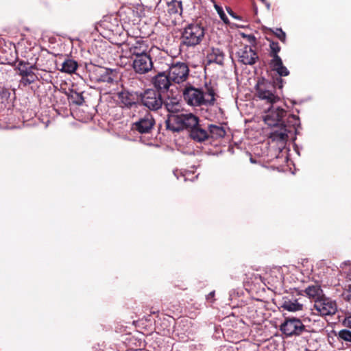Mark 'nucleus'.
<instances>
[{
  "label": "nucleus",
  "mask_w": 351,
  "mask_h": 351,
  "mask_svg": "<svg viewBox=\"0 0 351 351\" xmlns=\"http://www.w3.org/2000/svg\"><path fill=\"white\" fill-rule=\"evenodd\" d=\"M343 325L351 328V313H348L343 322Z\"/></svg>",
  "instance_id": "obj_34"
},
{
  "label": "nucleus",
  "mask_w": 351,
  "mask_h": 351,
  "mask_svg": "<svg viewBox=\"0 0 351 351\" xmlns=\"http://www.w3.org/2000/svg\"><path fill=\"white\" fill-rule=\"evenodd\" d=\"M314 308L322 316L334 315L337 311L336 302L324 295L315 301Z\"/></svg>",
  "instance_id": "obj_11"
},
{
  "label": "nucleus",
  "mask_w": 351,
  "mask_h": 351,
  "mask_svg": "<svg viewBox=\"0 0 351 351\" xmlns=\"http://www.w3.org/2000/svg\"><path fill=\"white\" fill-rule=\"evenodd\" d=\"M338 337L346 341L351 343V332L348 330L343 329L339 332Z\"/></svg>",
  "instance_id": "obj_33"
},
{
  "label": "nucleus",
  "mask_w": 351,
  "mask_h": 351,
  "mask_svg": "<svg viewBox=\"0 0 351 351\" xmlns=\"http://www.w3.org/2000/svg\"><path fill=\"white\" fill-rule=\"evenodd\" d=\"M141 104L149 110L156 111L163 105L161 93L154 89H147L139 95Z\"/></svg>",
  "instance_id": "obj_8"
},
{
  "label": "nucleus",
  "mask_w": 351,
  "mask_h": 351,
  "mask_svg": "<svg viewBox=\"0 0 351 351\" xmlns=\"http://www.w3.org/2000/svg\"><path fill=\"white\" fill-rule=\"evenodd\" d=\"M266 39L269 41V47H270V51H269V56L271 59L278 58L280 57L278 56V53L280 51V47L277 42H274V40H271L269 37L266 36Z\"/></svg>",
  "instance_id": "obj_30"
},
{
  "label": "nucleus",
  "mask_w": 351,
  "mask_h": 351,
  "mask_svg": "<svg viewBox=\"0 0 351 351\" xmlns=\"http://www.w3.org/2000/svg\"><path fill=\"white\" fill-rule=\"evenodd\" d=\"M248 40L250 42H254L256 38L254 36L250 35V36H248Z\"/></svg>",
  "instance_id": "obj_37"
},
{
  "label": "nucleus",
  "mask_w": 351,
  "mask_h": 351,
  "mask_svg": "<svg viewBox=\"0 0 351 351\" xmlns=\"http://www.w3.org/2000/svg\"><path fill=\"white\" fill-rule=\"evenodd\" d=\"M167 12L169 14H181L182 12V3L175 0L168 3Z\"/></svg>",
  "instance_id": "obj_27"
},
{
  "label": "nucleus",
  "mask_w": 351,
  "mask_h": 351,
  "mask_svg": "<svg viewBox=\"0 0 351 351\" xmlns=\"http://www.w3.org/2000/svg\"><path fill=\"white\" fill-rule=\"evenodd\" d=\"M280 330L287 337L299 336L306 330V326L300 319L288 317L281 324Z\"/></svg>",
  "instance_id": "obj_9"
},
{
  "label": "nucleus",
  "mask_w": 351,
  "mask_h": 351,
  "mask_svg": "<svg viewBox=\"0 0 351 351\" xmlns=\"http://www.w3.org/2000/svg\"><path fill=\"white\" fill-rule=\"evenodd\" d=\"M69 99L71 101V103L77 106H81L84 101L82 93H78L73 90H70V93L69 95Z\"/></svg>",
  "instance_id": "obj_29"
},
{
  "label": "nucleus",
  "mask_w": 351,
  "mask_h": 351,
  "mask_svg": "<svg viewBox=\"0 0 351 351\" xmlns=\"http://www.w3.org/2000/svg\"><path fill=\"white\" fill-rule=\"evenodd\" d=\"M107 21L106 20H104L102 21V25L106 28H108V25L106 24Z\"/></svg>",
  "instance_id": "obj_40"
},
{
  "label": "nucleus",
  "mask_w": 351,
  "mask_h": 351,
  "mask_svg": "<svg viewBox=\"0 0 351 351\" xmlns=\"http://www.w3.org/2000/svg\"><path fill=\"white\" fill-rule=\"evenodd\" d=\"M199 123L198 117L189 114H169L166 121L167 128L172 132L186 130L189 132Z\"/></svg>",
  "instance_id": "obj_3"
},
{
  "label": "nucleus",
  "mask_w": 351,
  "mask_h": 351,
  "mask_svg": "<svg viewBox=\"0 0 351 351\" xmlns=\"http://www.w3.org/2000/svg\"><path fill=\"white\" fill-rule=\"evenodd\" d=\"M189 136L197 142H204L209 138L208 132L199 123L189 132Z\"/></svg>",
  "instance_id": "obj_18"
},
{
  "label": "nucleus",
  "mask_w": 351,
  "mask_h": 351,
  "mask_svg": "<svg viewBox=\"0 0 351 351\" xmlns=\"http://www.w3.org/2000/svg\"><path fill=\"white\" fill-rule=\"evenodd\" d=\"M239 61L245 65H252L258 59L256 51L251 47L245 45L237 52Z\"/></svg>",
  "instance_id": "obj_15"
},
{
  "label": "nucleus",
  "mask_w": 351,
  "mask_h": 351,
  "mask_svg": "<svg viewBox=\"0 0 351 351\" xmlns=\"http://www.w3.org/2000/svg\"><path fill=\"white\" fill-rule=\"evenodd\" d=\"M183 97L186 104L191 106H213L217 95L210 83H206L204 89L197 88L191 84L186 86L183 90Z\"/></svg>",
  "instance_id": "obj_2"
},
{
  "label": "nucleus",
  "mask_w": 351,
  "mask_h": 351,
  "mask_svg": "<svg viewBox=\"0 0 351 351\" xmlns=\"http://www.w3.org/2000/svg\"><path fill=\"white\" fill-rule=\"evenodd\" d=\"M5 71V69L3 68V66H1L0 71Z\"/></svg>",
  "instance_id": "obj_42"
},
{
  "label": "nucleus",
  "mask_w": 351,
  "mask_h": 351,
  "mask_svg": "<svg viewBox=\"0 0 351 351\" xmlns=\"http://www.w3.org/2000/svg\"><path fill=\"white\" fill-rule=\"evenodd\" d=\"M130 51L133 56V58L149 54L147 53V45H145L143 42L140 41L136 42L135 45L131 47Z\"/></svg>",
  "instance_id": "obj_22"
},
{
  "label": "nucleus",
  "mask_w": 351,
  "mask_h": 351,
  "mask_svg": "<svg viewBox=\"0 0 351 351\" xmlns=\"http://www.w3.org/2000/svg\"><path fill=\"white\" fill-rule=\"evenodd\" d=\"M260 1L264 3L265 2H266L267 0H260Z\"/></svg>",
  "instance_id": "obj_43"
},
{
  "label": "nucleus",
  "mask_w": 351,
  "mask_h": 351,
  "mask_svg": "<svg viewBox=\"0 0 351 351\" xmlns=\"http://www.w3.org/2000/svg\"><path fill=\"white\" fill-rule=\"evenodd\" d=\"M341 296L344 300L351 302V284L345 286Z\"/></svg>",
  "instance_id": "obj_32"
},
{
  "label": "nucleus",
  "mask_w": 351,
  "mask_h": 351,
  "mask_svg": "<svg viewBox=\"0 0 351 351\" xmlns=\"http://www.w3.org/2000/svg\"><path fill=\"white\" fill-rule=\"evenodd\" d=\"M215 291H211L210 293H209L207 295H206V300L208 301H210V302H213L215 299H214V297H215Z\"/></svg>",
  "instance_id": "obj_36"
},
{
  "label": "nucleus",
  "mask_w": 351,
  "mask_h": 351,
  "mask_svg": "<svg viewBox=\"0 0 351 351\" xmlns=\"http://www.w3.org/2000/svg\"><path fill=\"white\" fill-rule=\"evenodd\" d=\"M165 108L170 114H176L181 108V104L176 97H167L164 100L163 105Z\"/></svg>",
  "instance_id": "obj_21"
},
{
  "label": "nucleus",
  "mask_w": 351,
  "mask_h": 351,
  "mask_svg": "<svg viewBox=\"0 0 351 351\" xmlns=\"http://www.w3.org/2000/svg\"><path fill=\"white\" fill-rule=\"evenodd\" d=\"M169 77L173 84H181L188 79L189 69L184 62H177L173 63L168 70Z\"/></svg>",
  "instance_id": "obj_10"
},
{
  "label": "nucleus",
  "mask_w": 351,
  "mask_h": 351,
  "mask_svg": "<svg viewBox=\"0 0 351 351\" xmlns=\"http://www.w3.org/2000/svg\"><path fill=\"white\" fill-rule=\"evenodd\" d=\"M88 76L92 82L112 84L116 81L117 73L110 69L90 64L88 67Z\"/></svg>",
  "instance_id": "obj_6"
},
{
  "label": "nucleus",
  "mask_w": 351,
  "mask_h": 351,
  "mask_svg": "<svg viewBox=\"0 0 351 351\" xmlns=\"http://www.w3.org/2000/svg\"><path fill=\"white\" fill-rule=\"evenodd\" d=\"M40 58H37V60L34 64H31L28 62L24 60H18V65L16 67V70L18 71L19 75L21 77V82L24 85H29L36 81L38 77L34 73V70L37 66H41L39 63Z\"/></svg>",
  "instance_id": "obj_7"
},
{
  "label": "nucleus",
  "mask_w": 351,
  "mask_h": 351,
  "mask_svg": "<svg viewBox=\"0 0 351 351\" xmlns=\"http://www.w3.org/2000/svg\"><path fill=\"white\" fill-rule=\"evenodd\" d=\"M304 292L309 298L314 300V302L319 300L324 295L323 290L319 285L308 286L305 289Z\"/></svg>",
  "instance_id": "obj_23"
},
{
  "label": "nucleus",
  "mask_w": 351,
  "mask_h": 351,
  "mask_svg": "<svg viewBox=\"0 0 351 351\" xmlns=\"http://www.w3.org/2000/svg\"><path fill=\"white\" fill-rule=\"evenodd\" d=\"M264 4L265 5L267 9L269 10L270 9V3L266 1V2H265Z\"/></svg>",
  "instance_id": "obj_38"
},
{
  "label": "nucleus",
  "mask_w": 351,
  "mask_h": 351,
  "mask_svg": "<svg viewBox=\"0 0 351 351\" xmlns=\"http://www.w3.org/2000/svg\"><path fill=\"white\" fill-rule=\"evenodd\" d=\"M121 106L131 108L136 106L139 99V95L136 93H130L128 90H123L118 94Z\"/></svg>",
  "instance_id": "obj_16"
},
{
  "label": "nucleus",
  "mask_w": 351,
  "mask_h": 351,
  "mask_svg": "<svg viewBox=\"0 0 351 351\" xmlns=\"http://www.w3.org/2000/svg\"><path fill=\"white\" fill-rule=\"evenodd\" d=\"M154 125L155 119L153 115L146 112L143 117L132 124V130L140 134H149L153 130Z\"/></svg>",
  "instance_id": "obj_12"
},
{
  "label": "nucleus",
  "mask_w": 351,
  "mask_h": 351,
  "mask_svg": "<svg viewBox=\"0 0 351 351\" xmlns=\"http://www.w3.org/2000/svg\"><path fill=\"white\" fill-rule=\"evenodd\" d=\"M154 66L152 59L149 54L133 58L132 67L138 74H145L150 71Z\"/></svg>",
  "instance_id": "obj_13"
},
{
  "label": "nucleus",
  "mask_w": 351,
  "mask_h": 351,
  "mask_svg": "<svg viewBox=\"0 0 351 351\" xmlns=\"http://www.w3.org/2000/svg\"><path fill=\"white\" fill-rule=\"evenodd\" d=\"M284 83V80L280 77L274 78L273 82L263 79L256 84L257 96L261 99L266 100L267 103L273 104L280 99L279 97L275 95L276 88L282 89Z\"/></svg>",
  "instance_id": "obj_4"
},
{
  "label": "nucleus",
  "mask_w": 351,
  "mask_h": 351,
  "mask_svg": "<svg viewBox=\"0 0 351 351\" xmlns=\"http://www.w3.org/2000/svg\"><path fill=\"white\" fill-rule=\"evenodd\" d=\"M263 121L269 127L274 128L269 134V139L280 143L286 142L288 133L295 130L300 124L298 116L288 114L285 109L273 106L265 112Z\"/></svg>",
  "instance_id": "obj_1"
},
{
  "label": "nucleus",
  "mask_w": 351,
  "mask_h": 351,
  "mask_svg": "<svg viewBox=\"0 0 351 351\" xmlns=\"http://www.w3.org/2000/svg\"><path fill=\"white\" fill-rule=\"evenodd\" d=\"M77 67L78 64L76 61L71 59H66L62 63L60 70L62 72L73 73L76 71Z\"/></svg>",
  "instance_id": "obj_26"
},
{
  "label": "nucleus",
  "mask_w": 351,
  "mask_h": 351,
  "mask_svg": "<svg viewBox=\"0 0 351 351\" xmlns=\"http://www.w3.org/2000/svg\"><path fill=\"white\" fill-rule=\"evenodd\" d=\"M225 54L223 51L219 48H212L211 51L207 54V59L210 63H216L223 65Z\"/></svg>",
  "instance_id": "obj_20"
},
{
  "label": "nucleus",
  "mask_w": 351,
  "mask_h": 351,
  "mask_svg": "<svg viewBox=\"0 0 351 351\" xmlns=\"http://www.w3.org/2000/svg\"><path fill=\"white\" fill-rule=\"evenodd\" d=\"M216 9L219 13V14L220 15V17L221 19L225 22V23H227L228 19L226 15V14L223 12V10L218 7V6H216Z\"/></svg>",
  "instance_id": "obj_35"
},
{
  "label": "nucleus",
  "mask_w": 351,
  "mask_h": 351,
  "mask_svg": "<svg viewBox=\"0 0 351 351\" xmlns=\"http://www.w3.org/2000/svg\"><path fill=\"white\" fill-rule=\"evenodd\" d=\"M264 4L265 5L267 9L269 10L270 9V3L266 1V2H265Z\"/></svg>",
  "instance_id": "obj_39"
},
{
  "label": "nucleus",
  "mask_w": 351,
  "mask_h": 351,
  "mask_svg": "<svg viewBox=\"0 0 351 351\" xmlns=\"http://www.w3.org/2000/svg\"><path fill=\"white\" fill-rule=\"evenodd\" d=\"M254 10L255 13L256 14L257 13V8L254 4Z\"/></svg>",
  "instance_id": "obj_41"
},
{
  "label": "nucleus",
  "mask_w": 351,
  "mask_h": 351,
  "mask_svg": "<svg viewBox=\"0 0 351 351\" xmlns=\"http://www.w3.org/2000/svg\"><path fill=\"white\" fill-rule=\"evenodd\" d=\"M11 97V90L5 86H0V103L5 104L9 103Z\"/></svg>",
  "instance_id": "obj_31"
},
{
  "label": "nucleus",
  "mask_w": 351,
  "mask_h": 351,
  "mask_svg": "<svg viewBox=\"0 0 351 351\" xmlns=\"http://www.w3.org/2000/svg\"><path fill=\"white\" fill-rule=\"evenodd\" d=\"M152 83L156 90L160 93L167 91L173 85L166 72H159L152 78Z\"/></svg>",
  "instance_id": "obj_14"
},
{
  "label": "nucleus",
  "mask_w": 351,
  "mask_h": 351,
  "mask_svg": "<svg viewBox=\"0 0 351 351\" xmlns=\"http://www.w3.org/2000/svg\"><path fill=\"white\" fill-rule=\"evenodd\" d=\"M1 59L2 60L3 64H9L11 66L15 65L18 62V56L16 49L9 48L8 49H3L1 51Z\"/></svg>",
  "instance_id": "obj_19"
},
{
  "label": "nucleus",
  "mask_w": 351,
  "mask_h": 351,
  "mask_svg": "<svg viewBox=\"0 0 351 351\" xmlns=\"http://www.w3.org/2000/svg\"><path fill=\"white\" fill-rule=\"evenodd\" d=\"M265 33L267 37L270 35H274L283 43L286 42V34L281 28H276V30L271 28H266Z\"/></svg>",
  "instance_id": "obj_28"
},
{
  "label": "nucleus",
  "mask_w": 351,
  "mask_h": 351,
  "mask_svg": "<svg viewBox=\"0 0 351 351\" xmlns=\"http://www.w3.org/2000/svg\"><path fill=\"white\" fill-rule=\"evenodd\" d=\"M269 67L271 71L276 72L278 75L277 77H285L289 75V71L283 64V62L280 57L271 59L269 61Z\"/></svg>",
  "instance_id": "obj_17"
},
{
  "label": "nucleus",
  "mask_w": 351,
  "mask_h": 351,
  "mask_svg": "<svg viewBox=\"0 0 351 351\" xmlns=\"http://www.w3.org/2000/svg\"><path fill=\"white\" fill-rule=\"evenodd\" d=\"M206 29L200 23L188 24L181 34V43L186 47H195L199 45L205 37Z\"/></svg>",
  "instance_id": "obj_5"
},
{
  "label": "nucleus",
  "mask_w": 351,
  "mask_h": 351,
  "mask_svg": "<svg viewBox=\"0 0 351 351\" xmlns=\"http://www.w3.org/2000/svg\"><path fill=\"white\" fill-rule=\"evenodd\" d=\"M208 134L209 138L217 139L224 137L226 132L223 127L210 124L208 126Z\"/></svg>",
  "instance_id": "obj_25"
},
{
  "label": "nucleus",
  "mask_w": 351,
  "mask_h": 351,
  "mask_svg": "<svg viewBox=\"0 0 351 351\" xmlns=\"http://www.w3.org/2000/svg\"><path fill=\"white\" fill-rule=\"evenodd\" d=\"M281 308L290 312H295L302 310L303 304H300L298 300H285L281 304Z\"/></svg>",
  "instance_id": "obj_24"
}]
</instances>
